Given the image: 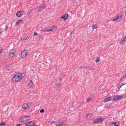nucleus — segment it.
<instances>
[{
    "label": "nucleus",
    "mask_w": 126,
    "mask_h": 126,
    "mask_svg": "<svg viewBox=\"0 0 126 126\" xmlns=\"http://www.w3.org/2000/svg\"><path fill=\"white\" fill-rule=\"evenodd\" d=\"M29 38V36H26L24 37L23 38H21V41H24V42H25L26 40H28Z\"/></svg>",
    "instance_id": "dca6fc26"
},
{
    "label": "nucleus",
    "mask_w": 126,
    "mask_h": 126,
    "mask_svg": "<svg viewBox=\"0 0 126 126\" xmlns=\"http://www.w3.org/2000/svg\"><path fill=\"white\" fill-rule=\"evenodd\" d=\"M23 11H19L17 12L16 14V16L18 17H20L23 15Z\"/></svg>",
    "instance_id": "1a4fd4ad"
},
{
    "label": "nucleus",
    "mask_w": 126,
    "mask_h": 126,
    "mask_svg": "<svg viewBox=\"0 0 126 126\" xmlns=\"http://www.w3.org/2000/svg\"><path fill=\"white\" fill-rule=\"evenodd\" d=\"M126 36L124 37L123 40H122L121 42H120V44L122 45H124L125 42H126Z\"/></svg>",
    "instance_id": "ddd939ff"
},
{
    "label": "nucleus",
    "mask_w": 126,
    "mask_h": 126,
    "mask_svg": "<svg viewBox=\"0 0 126 126\" xmlns=\"http://www.w3.org/2000/svg\"><path fill=\"white\" fill-rule=\"evenodd\" d=\"M30 14V13H29V14Z\"/></svg>",
    "instance_id": "09e8293b"
},
{
    "label": "nucleus",
    "mask_w": 126,
    "mask_h": 126,
    "mask_svg": "<svg viewBox=\"0 0 126 126\" xmlns=\"http://www.w3.org/2000/svg\"><path fill=\"white\" fill-rule=\"evenodd\" d=\"M30 14V13H29V14Z\"/></svg>",
    "instance_id": "3c124183"
},
{
    "label": "nucleus",
    "mask_w": 126,
    "mask_h": 126,
    "mask_svg": "<svg viewBox=\"0 0 126 126\" xmlns=\"http://www.w3.org/2000/svg\"><path fill=\"white\" fill-rule=\"evenodd\" d=\"M46 5L44 4H43L40 5L38 9V11L41 12L46 7Z\"/></svg>",
    "instance_id": "39448f33"
},
{
    "label": "nucleus",
    "mask_w": 126,
    "mask_h": 126,
    "mask_svg": "<svg viewBox=\"0 0 126 126\" xmlns=\"http://www.w3.org/2000/svg\"><path fill=\"white\" fill-rule=\"evenodd\" d=\"M9 27L8 25H7L5 27V31H7V29Z\"/></svg>",
    "instance_id": "c756f323"
},
{
    "label": "nucleus",
    "mask_w": 126,
    "mask_h": 126,
    "mask_svg": "<svg viewBox=\"0 0 126 126\" xmlns=\"http://www.w3.org/2000/svg\"><path fill=\"white\" fill-rule=\"evenodd\" d=\"M68 15L66 14L62 16L61 17V18L63 19L64 20H66L68 18Z\"/></svg>",
    "instance_id": "9b49d317"
},
{
    "label": "nucleus",
    "mask_w": 126,
    "mask_h": 126,
    "mask_svg": "<svg viewBox=\"0 0 126 126\" xmlns=\"http://www.w3.org/2000/svg\"><path fill=\"white\" fill-rule=\"evenodd\" d=\"M30 14V13H29V14Z\"/></svg>",
    "instance_id": "8fccbe9b"
},
{
    "label": "nucleus",
    "mask_w": 126,
    "mask_h": 126,
    "mask_svg": "<svg viewBox=\"0 0 126 126\" xmlns=\"http://www.w3.org/2000/svg\"><path fill=\"white\" fill-rule=\"evenodd\" d=\"M92 101V99L91 98H89L87 99L86 100V102L88 103Z\"/></svg>",
    "instance_id": "5701e85b"
},
{
    "label": "nucleus",
    "mask_w": 126,
    "mask_h": 126,
    "mask_svg": "<svg viewBox=\"0 0 126 126\" xmlns=\"http://www.w3.org/2000/svg\"><path fill=\"white\" fill-rule=\"evenodd\" d=\"M44 111V110L43 109H41L40 111V113H43Z\"/></svg>",
    "instance_id": "7c9ffc66"
},
{
    "label": "nucleus",
    "mask_w": 126,
    "mask_h": 126,
    "mask_svg": "<svg viewBox=\"0 0 126 126\" xmlns=\"http://www.w3.org/2000/svg\"><path fill=\"white\" fill-rule=\"evenodd\" d=\"M45 31H46H46L49 32V31L48 29V30H45Z\"/></svg>",
    "instance_id": "79ce46f5"
},
{
    "label": "nucleus",
    "mask_w": 126,
    "mask_h": 126,
    "mask_svg": "<svg viewBox=\"0 0 126 126\" xmlns=\"http://www.w3.org/2000/svg\"><path fill=\"white\" fill-rule=\"evenodd\" d=\"M55 26H53L52 27V28H54L55 27Z\"/></svg>",
    "instance_id": "c03bdc74"
},
{
    "label": "nucleus",
    "mask_w": 126,
    "mask_h": 126,
    "mask_svg": "<svg viewBox=\"0 0 126 126\" xmlns=\"http://www.w3.org/2000/svg\"><path fill=\"white\" fill-rule=\"evenodd\" d=\"M31 11V12H32V10H31V11Z\"/></svg>",
    "instance_id": "de8ad7c7"
},
{
    "label": "nucleus",
    "mask_w": 126,
    "mask_h": 126,
    "mask_svg": "<svg viewBox=\"0 0 126 126\" xmlns=\"http://www.w3.org/2000/svg\"><path fill=\"white\" fill-rule=\"evenodd\" d=\"M42 31H45L46 32L45 30V29H42Z\"/></svg>",
    "instance_id": "4c0bfd02"
},
{
    "label": "nucleus",
    "mask_w": 126,
    "mask_h": 126,
    "mask_svg": "<svg viewBox=\"0 0 126 126\" xmlns=\"http://www.w3.org/2000/svg\"><path fill=\"white\" fill-rule=\"evenodd\" d=\"M86 69L88 70L91 69L92 70L93 69L92 67L91 66H87L85 68Z\"/></svg>",
    "instance_id": "b1692460"
},
{
    "label": "nucleus",
    "mask_w": 126,
    "mask_h": 126,
    "mask_svg": "<svg viewBox=\"0 0 126 126\" xmlns=\"http://www.w3.org/2000/svg\"><path fill=\"white\" fill-rule=\"evenodd\" d=\"M91 116V114H88L86 116V117H87V119H89L90 117Z\"/></svg>",
    "instance_id": "6ab92c4d"
},
{
    "label": "nucleus",
    "mask_w": 126,
    "mask_h": 126,
    "mask_svg": "<svg viewBox=\"0 0 126 126\" xmlns=\"http://www.w3.org/2000/svg\"><path fill=\"white\" fill-rule=\"evenodd\" d=\"M103 120V118H98L94 120L93 123L95 124L98 123H101Z\"/></svg>",
    "instance_id": "20e7f679"
},
{
    "label": "nucleus",
    "mask_w": 126,
    "mask_h": 126,
    "mask_svg": "<svg viewBox=\"0 0 126 126\" xmlns=\"http://www.w3.org/2000/svg\"><path fill=\"white\" fill-rule=\"evenodd\" d=\"M37 32H35L34 33V34H33V35L34 36L36 35H37Z\"/></svg>",
    "instance_id": "473e14b6"
},
{
    "label": "nucleus",
    "mask_w": 126,
    "mask_h": 126,
    "mask_svg": "<svg viewBox=\"0 0 126 126\" xmlns=\"http://www.w3.org/2000/svg\"><path fill=\"white\" fill-rule=\"evenodd\" d=\"M82 67V66H80L78 68L79 69V70Z\"/></svg>",
    "instance_id": "c9c22d12"
},
{
    "label": "nucleus",
    "mask_w": 126,
    "mask_h": 126,
    "mask_svg": "<svg viewBox=\"0 0 126 126\" xmlns=\"http://www.w3.org/2000/svg\"><path fill=\"white\" fill-rule=\"evenodd\" d=\"M31 105V104L30 103H28L26 104H23L22 106V108L24 109L29 108V106Z\"/></svg>",
    "instance_id": "0eeeda50"
},
{
    "label": "nucleus",
    "mask_w": 126,
    "mask_h": 126,
    "mask_svg": "<svg viewBox=\"0 0 126 126\" xmlns=\"http://www.w3.org/2000/svg\"><path fill=\"white\" fill-rule=\"evenodd\" d=\"M32 126H38L37 125H36L35 124L33 125Z\"/></svg>",
    "instance_id": "37998d69"
},
{
    "label": "nucleus",
    "mask_w": 126,
    "mask_h": 126,
    "mask_svg": "<svg viewBox=\"0 0 126 126\" xmlns=\"http://www.w3.org/2000/svg\"><path fill=\"white\" fill-rule=\"evenodd\" d=\"M126 78V73H125V75L123 76V77L121 78L120 80H122V79H124Z\"/></svg>",
    "instance_id": "a878e982"
},
{
    "label": "nucleus",
    "mask_w": 126,
    "mask_h": 126,
    "mask_svg": "<svg viewBox=\"0 0 126 126\" xmlns=\"http://www.w3.org/2000/svg\"><path fill=\"white\" fill-rule=\"evenodd\" d=\"M49 31H52V30H53V29H48Z\"/></svg>",
    "instance_id": "e433bc0d"
},
{
    "label": "nucleus",
    "mask_w": 126,
    "mask_h": 126,
    "mask_svg": "<svg viewBox=\"0 0 126 126\" xmlns=\"http://www.w3.org/2000/svg\"><path fill=\"white\" fill-rule=\"evenodd\" d=\"M4 29H1L0 30V33L2 32L3 31Z\"/></svg>",
    "instance_id": "2f4dec72"
},
{
    "label": "nucleus",
    "mask_w": 126,
    "mask_h": 126,
    "mask_svg": "<svg viewBox=\"0 0 126 126\" xmlns=\"http://www.w3.org/2000/svg\"><path fill=\"white\" fill-rule=\"evenodd\" d=\"M56 122L53 121L52 122V124H55V123Z\"/></svg>",
    "instance_id": "58836bf2"
},
{
    "label": "nucleus",
    "mask_w": 126,
    "mask_h": 126,
    "mask_svg": "<svg viewBox=\"0 0 126 126\" xmlns=\"http://www.w3.org/2000/svg\"><path fill=\"white\" fill-rule=\"evenodd\" d=\"M120 86H121V85H120V86H119V88H121V87H120Z\"/></svg>",
    "instance_id": "49530a36"
},
{
    "label": "nucleus",
    "mask_w": 126,
    "mask_h": 126,
    "mask_svg": "<svg viewBox=\"0 0 126 126\" xmlns=\"http://www.w3.org/2000/svg\"><path fill=\"white\" fill-rule=\"evenodd\" d=\"M112 99V97L110 96L109 97L107 98H106L105 99H104V102L105 103L107 102L108 101H109L110 100H111V99Z\"/></svg>",
    "instance_id": "2eb2a0df"
},
{
    "label": "nucleus",
    "mask_w": 126,
    "mask_h": 126,
    "mask_svg": "<svg viewBox=\"0 0 126 126\" xmlns=\"http://www.w3.org/2000/svg\"><path fill=\"white\" fill-rule=\"evenodd\" d=\"M110 126H118V125H116V123H111L110 124Z\"/></svg>",
    "instance_id": "f3484780"
},
{
    "label": "nucleus",
    "mask_w": 126,
    "mask_h": 126,
    "mask_svg": "<svg viewBox=\"0 0 126 126\" xmlns=\"http://www.w3.org/2000/svg\"><path fill=\"white\" fill-rule=\"evenodd\" d=\"M36 57H37V56H39L40 55L39 54H38V53H36Z\"/></svg>",
    "instance_id": "72a5a7b5"
},
{
    "label": "nucleus",
    "mask_w": 126,
    "mask_h": 126,
    "mask_svg": "<svg viewBox=\"0 0 126 126\" xmlns=\"http://www.w3.org/2000/svg\"><path fill=\"white\" fill-rule=\"evenodd\" d=\"M117 16V19H118L119 18H121V15L119 14L117 16Z\"/></svg>",
    "instance_id": "bb28decb"
},
{
    "label": "nucleus",
    "mask_w": 126,
    "mask_h": 126,
    "mask_svg": "<svg viewBox=\"0 0 126 126\" xmlns=\"http://www.w3.org/2000/svg\"><path fill=\"white\" fill-rule=\"evenodd\" d=\"M125 84H126L125 83L123 84H122V85L120 86V87H121L123 85Z\"/></svg>",
    "instance_id": "a19ab883"
},
{
    "label": "nucleus",
    "mask_w": 126,
    "mask_h": 126,
    "mask_svg": "<svg viewBox=\"0 0 126 126\" xmlns=\"http://www.w3.org/2000/svg\"><path fill=\"white\" fill-rule=\"evenodd\" d=\"M15 53V51L13 50H11L10 51L9 55V56L11 57L12 58H13L14 57Z\"/></svg>",
    "instance_id": "9d476101"
},
{
    "label": "nucleus",
    "mask_w": 126,
    "mask_h": 126,
    "mask_svg": "<svg viewBox=\"0 0 126 126\" xmlns=\"http://www.w3.org/2000/svg\"><path fill=\"white\" fill-rule=\"evenodd\" d=\"M61 86V84H60V83L59 84L56 83V86L57 88H58V89Z\"/></svg>",
    "instance_id": "4be33fe9"
},
{
    "label": "nucleus",
    "mask_w": 126,
    "mask_h": 126,
    "mask_svg": "<svg viewBox=\"0 0 126 126\" xmlns=\"http://www.w3.org/2000/svg\"><path fill=\"white\" fill-rule=\"evenodd\" d=\"M28 86L30 88H32L33 87V84L32 81V80L30 81V82L28 84Z\"/></svg>",
    "instance_id": "4468645a"
},
{
    "label": "nucleus",
    "mask_w": 126,
    "mask_h": 126,
    "mask_svg": "<svg viewBox=\"0 0 126 126\" xmlns=\"http://www.w3.org/2000/svg\"><path fill=\"white\" fill-rule=\"evenodd\" d=\"M5 125V123L4 122L1 123L0 124V126H4Z\"/></svg>",
    "instance_id": "393cba45"
},
{
    "label": "nucleus",
    "mask_w": 126,
    "mask_h": 126,
    "mask_svg": "<svg viewBox=\"0 0 126 126\" xmlns=\"http://www.w3.org/2000/svg\"><path fill=\"white\" fill-rule=\"evenodd\" d=\"M23 22V20L21 19H20V20H18V22H16V24L17 25L18 23H21Z\"/></svg>",
    "instance_id": "412c9836"
},
{
    "label": "nucleus",
    "mask_w": 126,
    "mask_h": 126,
    "mask_svg": "<svg viewBox=\"0 0 126 126\" xmlns=\"http://www.w3.org/2000/svg\"><path fill=\"white\" fill-rule=\"evenodd\" d=\"M35 124V122L34 121H31L25 124V125L27 126H32L33 125Z\"/></svg>",
    "instance_id": "6e6552de"
},
{
    "label": "nucleus",
    "mask_w": 126,
    "mask_h": 126,
    "mask_svg": "<svg viewBox=\"0 0 126 126\" xmlns=\"http://www.w3.org/2000/svg\"><path fill=\"white\" fill-rule=\"evenodd\" d=\"M27 50H25L23 51L21 53V57L22 58H25L27 55Z\"/></svg>",
    "instance_id": "423d86ee"
},
{
    "label": "nucleus",
    "mask_w": 126,
    "mask_h": 126,
    "mask_svg": "<svg viewBox=\"0 0 126 126\" xmlns=\"http://www.w3.org/2000/svg\"><path fill=\"white\" fill-rule=\"evenodd\" d=\"M117 17V16H116L114 17H112L111 19L113 21L116 20H118Z\"/></svg>",
    "instance_id": "aec40b11"
},
{
    "label": "nucleus",
    "mask_w": 126,
    "mask_h": 126,
    "mask_svg": "<svg viewBox=\"0 0 126 126\" xmlns=\"http://www.w3.org/2000/svg\"><path fill=\"white\" fill-rule=\"evenodd\" d=\"M62 79H59V81H61L62 80Z\"/></svg>",
    "instance_id": "a18cd8bd"
},
{
    "label": "nucleus",
    "mask_w": 126,
    "mask_h": 126,
    "mask_svg": "<svg viewBox=\"0 0 126 126\" xmlns=\"http://www.w3.org/2000/svg\"><path fill=\"white\" fill-rule=\"evenodd\" d=\"M92 27L94 29L96 28L97 27V26H96L95 25H92Z\"/></svg>",
    "instance_id": "cd10ccee"
},
{
    "label": "nucleus",
    "mask_w": 126,
    "mask_h": 126,
    "mask_svg": "<svg viewBox=\"0 0 126 126\" xmlns=\"http://www.w3.org/2000/svg\"><path fill=\"white\" fill-rule=\"evenodd\" d=\"M55 124V125L56 126H61L62 125L61 124V123L60 122H59L58 121L56 122Z\"/></svg>",
    "instance_id": "a211bd4d"
},
{
    "label": "nucleus",
    "mask_w": 126,
    "mask_h": 126,
    "mask_svg": "<svg viewBox=\"0 0 126 126\" xmlns=\"http://www.w3.org/2000/svg\"><path fill=\"white\" fill-rule=\"evenodd\" d=\"M30 116H23L19 120V121L22 123H23L25 122H26L30 119Z\"/></svg>",
    "instance_id": "f03ea898"
},
{
    "label": "nucleus",
    "mask_w": 126,
    "mask_h": 126,
    "mask_svg": "<svg viewBox=\"0 0 126 126\" xmlns=\"http://www.w3.org/2000/svg\"><path fill=\"white\" fill-rule=\"evenodd\" d=\"M100 59L99 58H97V59L95 60V62L96 63H97L99 61Z\"/></svg>",
    "instance_id": "c85d7f7f"
},
{
    "label": "nucleus",
    "mask_w": 126,
    "mask_h": 126,
    "mask_svg": "<svg viewBox=\"0 0 126 126\" xmlns=\"http://www.w3.org/2000/svg\"><path fill=\"white\" fill-rule=\"evenodd\" d=\"M123 95H121L120 96L116 95L114 97H113V101H117L120 99H121L124 96Z\"/></svg>",
    "instance_id": "7ed1b4c3"
},
{
    "label": "nucleus",
    "mask_w": 126,
    "mask_h": 126,
    "mask_svg": "<svg viewBox=\"0 0 126 126\" xmlns=\"http://www.w3.org/2000/svg\"><path fill=\"white\" fill-rule=\"evenodd\" d=\"M83 103H79L77 104H76V105L77 108L78 109H79L80 108V107H82L83 106Z\"/></svg>",
    "instance_id": "f8f14e48"
},
{
    "label": "nucleus",
    "mask_w": 126,
    "mask_h": 126,
    "mask_svg": "<svg viewBox=\"0 0 126 126\" xmlns=\"http://www.w3.org/2000/svg\"><path fill=\"white\" fill-rule=\"evenodd\" d=\"M74 31H72V32H71L70 33L71 34H73Z\"/></svg>",
    "instance_id": "f704fd0d"
},
{
    "label": "nucleus",
    "mask_w": 126,
    "mask_h": 126,
    "mask_svg": "<svg viewBox=\"0 0 126 126\" xmlns=\"http://www.w3.org/2000/svg\"><path fill=\"white\" fill-rule=\"evenodd\" d=\"M16 126H20V124H18L16 125Z\"/></svg>",
    "instance_id": "ea45409f"
},
{
    "label": "nucleus",
    "mask_w": 126,
    "mask_h": 126,
    "mask_svg": "<svg viewBox=\"0 0 126 126\" xmlns=\"http://www.w3.org/2000/svg\"><path fill=\"white\" fill-rule=\"evenodd\" d=\"M23 77L21 73H18L15 75L12 78V80L14 82H17L21 80Z\"/></svg>",
    "instance_id": "f257e3e1"
}]
</instances>
